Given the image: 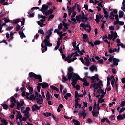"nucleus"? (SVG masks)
Returning a JSON list of instances; mask_svg holds the SVG:
<instances>
[{
    "label": "nucleus",
    "mask_w": 125,
    "mask_h": 125,
    "mask_svg": "<svg viewBox=\"0 0 125 125\" xmlns=\"http://www.w3.org/2000/svg\"><path fill=\"white\" fill-rule=\"evenodd\" d=\"M67 79H82L78 74L74 73L73 67L68 68Z\"/></svg>",
    "instance_id": "f257e3e1"
},
{
    "label": "nucleus",
    "mask_w": 125,
    "mask_h": 125,
    "mask_svg": "<svg viewBox=\"0 0 125 125\" xmlns=\"http://www.w3.org/2000/svg\"><path fill=\"white\" fill-rule=\"evenodd\" d=\"M52 4V3L51 2H48L47 4V5L43 4L42 6V8L40 10V11L43 13V15H44V12H45V11H46L47 9H48V8L49 7V6H50V5H51Z\"/></svg>",
    "instance_id": "f03ea898"
},
{
    "label": "nucleus",
    "mask_w": 125,
    "mask_h": 125,
    "mask_svg": "<svg viewBox=\"0 0 125 125\" xmlns=\"http://www.w3.org/2000/svg\"><path fill=\"white\" fill-rule=\"evenodd\" d=\"M36 100L38 105H42L43 102V99L41 94L38 95V96L36 98Z\"/></svg>",
    "instance_id": "7ed1b4c3"
},
{
    "label": "nucleus",
    "mask_w": 125,
    "mask_h": 125,
    "mask_svg": "<svg viewBox=\"0 0 125 125\" xmlns=\"http://www.w3.org/2000/svg\"><path fill=\"white\" fill-rule=\"evenodd\" d=\"M28 76L30 78H33L34 79H42V76L40 75H37L34 72H30Z\"/></svg>",
    "instance_id": "20e7f679"
},
{
    "label": "nucleus",
    "mask_w": 125,
    "mask_h": 125,
    "mask_svg": "<svg viewBox=\"0 0 125 125\" xmlns=\"http://www.w3.org/2000/svg\"><path fill=\"white\" fill-rule=\"evenodd\" d=\"M24 100H20V102H17V107L16 109L17 110H20V107H23L24 106Z\"/></svg>",
    "instance_id": "39448f33"
},
{
    "label": "nucleus",
    "mask_w": 125,
    "mask_h": 125,
    "mask_svg": "<svg viewBox=\"0 0 125 125\" xmlns=\"http://www.w3.org/2000/svg\"><path fill=\"white\" fill-rule=\"evenodd\" d=\"M84 106L82 107L81 109H83V110L81 111V112H79L78 113V115L79 116H82L83 119L85 118V117H86V113H85V110L84 109Z\"/></svg>",
    "instance_id": "423d86ee"
},
{
    "label": "nucleus",
    "mask_w": 125,
    "mask_h": 125,
    "mask_svg": "<svg viewBox=\"0 0 125 125\" xmlns=\"http://www.w3.org/2000/svg\"><path fill=\"white\" fill-rule=\"evenodd\" d=\"M45 20H46V19H41L40 21H37L38 25H39V26L42 27H43L44 26H45V24H43Z\"/></svg>",
    "instance_id": "0eeeda50"
},
{
    "label": "nucleus",
    "mask_w": 125,
    "mask_h": 125,
    "mask_svg": "<svg viewBox=\"0 0 125 125\" xmlns=\"http://www.w3.org/2000/svg\"><path fill=\"white\" fill-rule=\"evenodd\" d=\"M38 85L40 86H42V88L45 89L49 86L48 84L46 83V82H43L42 83H38Z\"/></svg>",
    "instance_id": "6e6552de"
},
{
    "label": "nucleus",
    "mask_w": 125,
    "mask_h": 125,
    "mask_svg": "<svg viewBox=\"0 0 125 125\" xmlns=\"http://www.w3.org/2000/svg\"><path fill=\"white\" fill-rule=\"evenodd\" d=\"M71 80L72 82L71 83V85H72V86H73V87H75V86L77 84V82H78L79 80H81V79H71Z\"/></svg>",
    "instance_id": "1a4fd4ad"
},
{
    "label": "nucleus",
    "mask_w": 125,
    "mask_h": 125,
    "mask_svg": "<svg viewBox=\"0 0 125 125\" xmlns=\"http://www.w3.org/2000/svg\"><path fill=\"white\" fill-rule=\"evenodd\" d=\"M80 80L81 82H83V85L84 86H89V83H88L86 79H81Z\"/></svg>",
    "instance_id": "9d476101"
},
{
    "label": "nucleus",
    "mask_w": 125,
    "mask_h": 125,
    "mask_svg": "<svg viewBox=\"0 0 125 125\" xmlns=\"http://www.w3.org/2000/svg\"><path fill=\"white\" fill-rule=\"evenodd\" d=\"M120 62V60L118 59H117L116 58H113V65L114 66H118L119 65V62Z\"/></svg>",
    "instance_id": "9b49d317"
},
{
    "label": "nucleus",
    "mask_w": 125,
    "mask_h": 125,
    "mask_svg": "<svg viewBox=\"0 0 125 125\" xmlns=\"http://www.w3.org/2000/svg\"><path fill=\"white\" fill-rule=\"evenodd\" d=\"M41 107H42V106H40V107H39L37 104H34L32 107V110L33 112H35L36 110H40V109H41Z\"/></svg>",
    "instance_id": "f8f14e48"
},
{
    "label": "nucleus",
    "mask_w": 125,
    "mask_h": 125,
    "mask_svg": "<svg viewBox=\"0 0 125 125\" xmlns=\"http://www.w3.org/2000/svg\"><path fill=\"white\" fill-rule=\"evenodd\" d=\"M62 23H63V26L64 27V28L62 29V31L63 32H66V30L69 29V27H68V24L64 22V21H62Z\"/></svg>",
    "instance_id": "ddd939ff"
},
{
    "label": "nucleus",
    "mask_w": 125,
    "mask_h": 125,
    "mask_svg": "<svg viewBox=\"0 0 125 125\" xmlns=\"http://www.w3.org/2000/svg\"><path fill=\"white\" fill-rule=\"evenodd\" d=\"M96 86L98 87L99 89H101V86H103V84H102V81L100 80L99 83H96Z\"/></svg>",
    "instance_id": "4468645a"
},
{
    "label": "nucleus",
    "mask_w": 125,
    "mask_h": 125,
    "mask_svg": "<svg viewBox=\"0 0 125 125\" xmlns=\"http://www.w3.org/2000/svg\"><path fill=\"white\" fill-rule=\"evenodd\" d=\"M19 35H20L21 39H24V38H26V35L24 34V32L23 31H19Z\"/></svg>",
    "instance_id": "2eb2a0df"
},
{
    "label": "nucleus",
    "mask_w": 125,
    "mask_h": 125,
    "mask_svg": "<svg viewBox=\"0 0 125 125\" xmlns=\"http://www.w3.org/2000/svg\"><path fill=\"white\" fill-rule=\"evenodd\" d=\"M41 47H42V53H44L45 51H47V47L46 46H43V44H41Z\"/></svg>",
    "instance_id": "dca6fc26"
},
{
    "label": "nucleus",
    "mask_w": 125,
    "mask_h": 125,
    "mask_svg": "<svg viewBox=\"0 0 125 125\" xmlns=\"http://www.w3.org/2000/svg\"><path fill=\"white\" fill-rule=\"evenodd\" d=\"M87 20H88L87 17H81V22H82V23H85V22L88 21Z\"/></svg>",
    "instance_id": "f3484780"
},
{
    "label": "nucleus",
    "mask_w": 125,
    "mask_h": 125,
    "mask_svg": "<svg viewBox=\"0 0 125 125\" xmlns=\"http://www.w3.org/2000/svg\"><path fill=\"white\" fill-rule=\"evenodd\" d=\"M26 98L29 100H33V99H35V100H36V98L35 97V94H31L30 97L26 96Z\"/></svg>",
    "instance_id": "a211bd4d"
},
{
    "label": "nucleus",
    "mask_w": 125,
    "mask_h": 125,
    "mask_svg": "<svg viewBox=\"0 0 125 125\" xmlns=\"http://www.w3.org/2000/svg\"><path fill=\"white\" fill-rule=\"evenodd\" d=\"M89 69H90V70L91 72H94V70L95 71H97V67H96V66H95L94 65H92L91 66H90L89 67Z\"/></svg>",
    "instance_id": "6ab92c4d"
},
{
    "label": "nucleus",
    "mask_w": 125,
    "mask_h": 125,
    "mask_svg": "<svg viewBox=\"0 0 125 125\" xmlns=\"http://www.w3.org/2000/svg\"><path fill=\"white\" fill-rule=\"evenodd\" d=\"M76 19L77 22H79V23H80L81 20L82 21V15H79L78 16H76Z\"/></svg>",
    "instance_id": "aec40b11"
},
{
    "label": "nucleus",
    "mask_w": 125,
    "mask_h": 125,
    "mask_svg": "<svg viewBox=\"0 0 125 125\" xmlns=\"http://www.w3.org/2000/svg\"><path fill=\"white\" fill-rule=\"evenodd\" d=\"M16 112L17 113V116L18 117V118L20 119H22L23 118V116H22V114H21V113L20 112H19L17 110H16Z\"/></svg>",
    "instance_id": "412c9836"
},
{
    "label": "nucleus",
    "mask_w": 125,
    "mask_h": 125,
    "mask_svg": "<svg viewBox=\"0 0 125 125\" xmlns=\"http://www.w3.org/2000/svg\"><path fill=\"white\" fill-rule=\"evenodd\" d=\"M108 52L111 54L114 53V52H117V48H114L113 49H112V47H110L108 50Z\"/></svg>",
    "instance_id": "4be33fe9"
},
{
    "label": "nucleus",
    "mask_w": 125,
    "mask_h": 125,
    "mask_svg": "<svg viewBox=\"0 0 125 125\" xmlns=\"http://www.w3.org/2000/svg\"><path fill=\"white\" fill-rule=\"evenodd\" d=\"M1 106L3 107L4 110L8 109V105L6 104H1Z\"/></svg>",
    "instance_id": "5701e85b"
},
{
    "label": "nucleus",
    "mask_w": 125,
    "mask_h": 125,
    "mask_svg": "<svg viewBox=\"0 0 125 125\" xmlns=\"http://www.w3.org/2000/svg\"><path fill=\"white\" fill-rule=\"evenodd\" d=\"M80 27H81V28H83V29H84V30H85V31H87V29H86V27L85 26V23H81L80 24Z\"/></svg>",
    "instance_id": "b1692460"
},
{
    "label": "nucleus",
    "mask_w": 125,
    "mask_h": 125,
    "mask_svg": "<svg viewBox=\"0 0 125 125\" xmlns=\"http://www.w3.org/2000/svg\"><path fill=\"white\" fill-rule=\"evenodd\" d=\"M52 31H53V28H51L50 30L47 31L46 33H45V35L48 34V36H51V35H52Z\"/></svg>",
    "instance_id": "393cba45"
},
{
    "label": "nucleus",
    "mask_w": 125,
    "mask_h": 125,
    "mask_svg": "<svg viewBox=\"0 0 125 125\" xmlns=\"http://www.w3.org/2000/svg\"><path fill=\"white\" fill-rule=\"evenodd\" d=\"M85 27L86 28H89V29L87 30V32L90 33V32H91V26H90V24L88 23L85 25Z\"/></svg>",
    "instance_id": "a878e982"
},
{
    "label": "nucleus",
    "mask_w": 125,
    "mask_h": 125,
    "mask_svg": "<svg viewBox=\"0 0 125 125\" xmlns=\"http://www.w3.org/2000/svg\"><path fill=\"white\" fill-rule=\"evenodd\" d=\"M72 122L73 123H74L75 125H80L81 124V123H80V121L76 119L72 120Z\"/></svg>",
    "instance_id": "bb28decb"
},
{
    "label": "nucleus",
    "mask_w": 125,
    "mask_h": 125,
    "mask_svg": "<svg viewBox=\"0 0 125 125\" xmlns=\"http://www.w3.org/2000/svg\"><path fill=\"white\" fill-rule=\"evenodd\" d=\"M50 38V36L49 35H46V38L45 39L43 40V42H49V41L48 40H49V38Z\"/></svg>",
    "instance_id": "cd10ccee"
},
{
    "label": "nucleus",
    "mask_w": 125,
    "mask_h": 125,
    "mask_svg": "<svg viewBox=\"0 0 125 125\" xmlns=\"http://www.w3.org/2000/svg\"><path fill=\"white\" fill-rule=\"evenodd\" d=\"M72 96V95L70 93H67L66 95H64V98L66 99V100H68L69 99V98L68 97H71Z\"/></svg>",
    "instance_id": "c85d7f7f"
},
{
    "label": "nucleus",
    "mask_w": 125,
    "mask_h": 125,
    "mask_svg": "<svg viewBox=\"0 0 125 125\" xmlns=\"http://www.w3.org/2000/svg\"><path fill=\"white\" fill-rule=\"evenodd\" d=\"M50 93L49 92V91H47V94L46 95V100L47 101H49L50 100Z\"/></svg>",
    "instance_id": "c756f323"
},
{
    "label": "nucleus",
    "mask_w": 125,
    "mask_h": 125,
    "mask_svg": "<svg viewBox=\"0 0 125 125\" xmlns=\"http://www.w3.org/2000/svg\"><path fill=\"white\" fill-rule=\"evenodd\" d=\"M27 87H28L29 88L30 94H32V93H33V91H34V89H33V87L30 86V85H27Z\"/></svg>",
    "instance_id": "7c9ffc66"
},
{
    "label": "nucleus",
    "mask_w": 125,
    "mask_h": 125,
    "mask_svg": "<svg viewBox=\"0 0 125 125\" xmlns=\"http://www.w3.org/2000/svg\"><path fill=\"white\" fill-rule=\"evenodd\" d=\"M43 115H44L45 116V117H50V116H52V114H51V113L50 112H46V113H43Z\"/></svg>",
    "instance_id": "2f4dec72"
},
{
    "label": "nucleus",
    "mask_w": 125,
    "mask_h": 125,
    "mask_svg": "<svg viewBox=\"0 0 125 125\" xmlns=\"http://www.w3.org/2000/svg\"><path fill=\"white\" fill-rule=\"evenodd\" d=\"M124 16V12L123 11L120 10L119 11V18H122Z\"/></svg>",
    "instance_id": "473e14b6"
},
{
    "label": "nucleus",
    "mask_w": 125,
    "mask_h": 125,
    "mask_svg": "<svg viewBox=\"0 0 125 125\" xmlns=\"http://www.w3.org/2000/svg\"><path fill=\"white\" fill-rule=\"evenodd\" d=\"M115 15L114 14V13L113 12H111L110 13V16H109L110 19H112V20H114L115 19Z\"/></svg>",
    "instance_id": "72a5a7b5"
},
{
    "label": "nucleus",
    "mask_w": 125,
    "mask_h": 125,
    "mask_svg": "<svg viewBox=\"0 0 125 125\" xmlns=\"http://www.w3.org/2000/svg\"><path fill=\"white\" fill-rule=\"evenodd\" d=\"M44 43H45V46H46V47H47V46H49V47L52 46V44L49 42V41H48V42H44Z\"/></svg>",
    "instance_id": "f704fd0d"
},
{
    "label": "nucleus",
    "mask_w": 125,
    "mask_h": 125,
    "mask_svg": "<svg viewBox=\"0 0 125 125\" xmlns=\"http://www.w3.org/2000/svg\"><path fill=\"white\" fill-rule=\"evenodd\" d=\"M38 18H42V19H45L46 18H47L48 17H46L45 16H43L42 15H38Z\"/></svg>",
    "instance_id": "c9c22d12"
},
{
    "label": "nucleus",
    "mask_w": 125,
    "mask_h": 125,
    "mask_svg": "<svg viewBox=\"0 0 125 125\" xmlns=\"http://www.w3.org/2000/svg\"><path fill=\"white\" fill-rule=\"evenodd\" d=\"M96 63H98V64H100L101 65H102L104 63L103 59H101L100 60H99L98 61L96 62Z\"/></svg>",
    "instance_id": "e433bc0d"
},
{
    "label": "nucleus",
    "mask_w": 125,
    "mask_h": 125,
    "mask_svg": "<svg viewBox=\"0 0 125 125\" xmlns=\"http://www.w3.org/2000/svg\"><path fill=\"white\" fill-rule=\"evenodd\" d=\"M11 102H14V103H17V102H18V101H16V100L15 99V98L13 96L11 97Z\"/></svg>",
    "instance_id": "4c0bfd02"
},
{
    "label": "nucleus",
    "mask_w": 125,
    "mask_h": 125,
    "mask_svg": "<svg viewBox=\"0 0 125 125\" xmlns=\"http://www.w3.org/2000/svg\"><path fill=\"white\" fill-rule=\"evenodd\" d=\"M102 17H103V15H102L101 14L96 15V19L100 20V19H101V18H102Z\"/></svg>",
    "instance_id": "58836bf2"
},
{
    "label": "nucleus",
    "mask_w": 125,
    "mask_h": 125,
    "mask_svg": "<svg viewBox=\"0 0 125 125\" xmlns=\"http://www.w3.org/2000/svg\"><path fill=\"white\" fill-rule=\"evenodd\" d=\"M124 119V117L122 115H119L117 116V119L118 121H120V120H123Z\"/></svg>",
    "instance_id": "ea45409f"
},
{
    "label": "nucleus",
    "mask_w": 125,
    "mask_h": 125,
    "mask_svg": "<svg viewBox=\"0 0 125 125\" xmlns=\"http://www.w3.org/2000/svg\"><path fill=\"white\" fill-rule=\"evenodd\" d=\"M1 122L5 125H8V122H7V121H6L5 119H2Z\"/></svg>",
    "instance_id": "a19ab883"
},
{
    "label": "nucleus",
    "mask_w": 125,
    "mask_h": 125,
    "mask_svg": "<svg viewBox=\"0 0 125 125\" xmlns=\"http://www.w3.org/2000/svg\"><path fill=\"white\" fill-rule=\"evenodd\" d=\"M103 92H104V91H103V89H98L97 91V94H100V93H103Z\"/></svg>",
    "instance_id": "79ce46f5"
},
{
    "label": "nucleus",
    "mask_w": 125,
    "mask_h": 125,
    "mask_svg": "<svg viewBox=\"0 0 125 125\" xmlns=\"http://www.w3.org/2000/svg\"><path fill=\"white\" fill-rule=\"evenodd\" d=\"M100 41L96 40L94 42V45H99L100 44Z\"/></svg>",
    "instance_id": "37998d69"
},
{
    "label": "nucleus",
    "mask_w": 125,
    "mask_h": 125,
    "mask_svg": "<svg viewBox=\"0 0 125 125\" xmlns=\"http://www.w3.org/2000/svg\"><path fill=\"white\" fill-rule=\"evenodd\" d=\"M91 83H96V81H99V79H91Z\"/></svg>",
    "instance_id": "c03bdc74"
},
{
    "label": "nucleus",
    "mask_w": 125,
    "mask_h": 125,
    "mask_svg": "<svg viewBox=\"0 0 125 125\" xmlns=\"http://www.w3.org/2000/svg\"><path fill=\"white\" fill-rule=\"evenodd\" d=\"M111 80H112V79H107V87H109V86H110L111 85V82H110Z\"/></svg>",
    "instance_id": "a18cd8bd"
},
{
    "label": "nucleus",
    "mask_w": 125,
    "mask_h": 125,
    "mask_svg": "<svg viewBox=\"0 0 125 125\" xmlns=\"http://www.w3.org/2000/svg\"><path fill=\"white\" fill-rule=\"evenodd\" d=\"M19 22H20V20L17 19L13 22V24H18Z\"/></svg>",
    "instance_id": "49530a36"
},
{
    "label": "nucleus",
    "mask_w": 125,
    "mask_h": 125,
    "mask_svg": "<svg viewBox=\"0 0 125 125\" xmlns=\"http://www.w3.org/2000/svg\"><path fill=\"white\" fill-rule=\"evenodd\" d=\"M106 93H107V92L106 91V90L105 91V92H103L102 93V95H101V97H100V98L102 99L103 98V97H104V96H105V95H106Z\"/></svg>",
    "instance_id": "de8ad7c7"
},
{
    "label": "nucleus",
    "mask_w": 125,
    "mask_h": 125,
    "mask_svg": "<svg viewBox=\"0 0 125 125\" xmlns=\"http://www.w3.org/2000/svg\"><path fill=\"white\" fill-rule=\"evenodd\" d=\"M113 59H114V56H112V57H110L109 59H108V61L112 63L113 61Z\"/></svg>",
    "instance_id": "09e8293b"
},
{
    "label": "nucleus",
    "mask_w": 125,
    "mask_h": 125,
    "mask_svg": "<svg viewBox=\"0 0 125 125\" xmlns=\"http://www.w3.org/2000/svg\"><path fill=\"white\" fill-rule=\"evenodd\" d=\"M60 91L61 92V93H62V92H63V89L64 88V86L62 85H60Z\"/></svg>",
    "instance_id": "8fccbe9b"
},
{
    "label": "nucleus",
    "mask_w": 125,
    "mask_h": 125,
    "mask_svg": "<svg viewBox=\"0 0 125 125\" xmlns=\"http://www.w3.org/2000/svg\"><path fill=\"white\" fill-rule=\"evenodd\" d=\"M38 33H40L41 35H44V31H43V30L42 29H39L38 30Z\"/></svg>",
    "instance_id": "3c124183"
},
{
    "label": "nucleus",
    "mask_w": 125,
    "mask_h": 125,
    "mask_svg": "<svg viewBox=\"0 0 125 125\" xmlns=\"http://www.w3.org/2000/svg\"><path fill=\"white\" fill-rule=\"evenodd\" d=\"M72 11H73L72 10V8H70L69 9H68V12L69 16H71V14H72Z\"/></svg>",
    "instance_id": "603ef678"
},
{
    "label": "nucleus",
    "mask_w": 125,
    "mask_h": 125,
    "mask_svg": "<svg viewBox=\"0 0 125 125\" xmlns=\"http://www.w3.org/2000/svg\"><path fill=\"white\" fill-rule=\"evenodd\" d=\"M15 106V103L14 102H11V104L10 105V108L13 109V108H14V106Z\"/></svg>",
    "instance_id": "864d4df0"
},
{
    "label": "nucleus",
    "mask_w": 125,
    "mask_h": 125,
    "mask_svg": "<svg viewBox=\"0 0 125 125\" xmlns=\"http://www.w3.org/2000/svg\"><path fill=\"white\" fill-rule=\"evenodd\" d=\"M98 102H100V103H103V102H105V99L99 98L98 99Z\"/></svg>",
    "instance_id": "5fc2aeb1"
},
{
    "label": "nucleus",
    "mask_w": 125,
    "mask_h": 125,
    "mask_svg": "<svg viewBox=\"0 0 125 125\" xmlns=\"http://www.w3.org/2000/svg\"><path fill=\"white\" fill-rule=\"evenodd\" d=\"M82 36L83 37V39H87V38H88V35H87V34H84L83 33Z\"/></svg>",
    "instance_id": "6e6d98bb"
},
{
    "label": "nucleus",
    "mask_w": 125,
    "mask_h": 125,
    "mask_svg": "<svg viewBox=\"0 0 125 125\" xmlns=\"http://www.w3.org/2000/svg\"><path fill=\"white\" fill-rule=\"evenodd\" d=\"M20 29V25L19 24H17L16 27V32H18L19 30Z\"/></svg>",
    "instance_id": "4d7b16f0"
},
{
    "label": "nucleus",
    "mask_w": 125,
    "mask_h": 125,
    "mask_svg": "<svg viewBox=\"0 0 125 125\" xmlns=\"http://www.w3.org/2000/svg\"><path fill=\"white\" fill-rule=\"evenodd\" d=\"M4 20L5 21V23H9V22H10V20L7 19V18H4Z\"/></svg>",
    "instance_id": "13d9d810"
},
{
    "label": "nucleus",
    "mask_w": 125,
    "mask_h": 125,
    "mask_svg": "<svg viewBox=\"0 0 125 125\" xmlns=\"http://www.w3.org/2000/svg\"><path fill=\"white\" fill-rule=\"evenodd\" d=\"M103 11L104 14H105V15H107L108 11H107V10H106V9L103 8Z\"/></svg>",
    "instance_id": "bf43d9fd"
},
{
    "label": "nucleus",
    "mask_w": 125,
    "mask_h": 125,
    "mask_svg": "<svg viewBox=\"0 0 125 125\" xmlns=\"http://www.w3.org/2000/svg\"><path fill=\"white\" fill-rule=\"evenodd\" d=\"M76 15H77V12L73 11L72 13V15H71V17H72V18H74V17H75Z\"/></svg>",
    "instance_id": "052dcab7"
},
{
    "label": "nucleus",
    "mask_w": 125,
    "mask_h": 125,
    "mask_svg": "<svg viewBox=\"0 0 125 125\" xmlns=\"http://www.w3.org/2000/svg\"><path fill=\"white\" fill-rule=\"evenodd\" d=\"M85 65H86V66H89V65H90V62H89V60H86V63Z\"/></svg>",
    "instance_id": "680f3d73"
},
{
    "label": "nucleus",
    "mask_w": 125,
    "mask_h": 125,
    "mask_svg": "<svg viewBox=\"0 0 125 125\" xmlns=\"http://www.w3.org/2000/svg\"><path fill=\"white\" fill-rule=\"evenodd\" d=\"M90 79H98V74H95V76H92V77H89Z\"/></svg>",
    "instance_id": "e2e57ef3"
},
{
    "label": "nucleus",
    "mask_w": 125,
    "mask_h": 125,
    "mask_svg": "<svg viewBox=\"0 0 125 125\" xmlns=\"http://www.w3.org/2000/svg\"><path fill=\"white\" fill-rule=\"evenodd\" d=\"M73 87L74 88H75L76 90H78V91L80 90V85H77L76 86H75Z\"/></svg>",
    "instance_id": "0e129e2a"
},
{
    "label": "nucleus",
    "mask_w": 125,
    "mask_h": 125,
    "mask_svg": "<svg viewBox=\"0 0 125 125\" xmlns=\"http://www.w3.org/2000/svg\"><path fill=\"white\" fill-rule=\"evenodd\" d=\"M88 43L89 44H90V45H91V46L92 47H94V44L93 43V42H90V41H88Z\"/></svg>",
    "instance_id": "69168bd1"
},
{
    "label": "nucleus",
    "mask_w": 125,
    "mask_h": 125,
    "mask_svg": "<svg viewBox=\"0 0 125 125\" xmlns=\"http://www.w3.org/2000/svg\"><path fill=\"white\" fill-rule=\"evenodd\" d=\"M63 28V24L62 23H60L59 25L58 26L59 30H61Z\"/></svg>",
    "instance_id": "338daca9"
},
{
    "label": "nucleus",
    "mask_w": 125,
    "mask_h": 125,
    "mask_svg": "<svg viewBox=\"0 0 125 125\" xmlns=\"http://www.w3.org/2000/svg\"><path fill=\"white\" fill-rule=\"evenodd\" d=\"M121 107H125V102L124 101H122L120 104Z\"/></svg>",
    "instance_id": "774afa93"
}]
</instances>
